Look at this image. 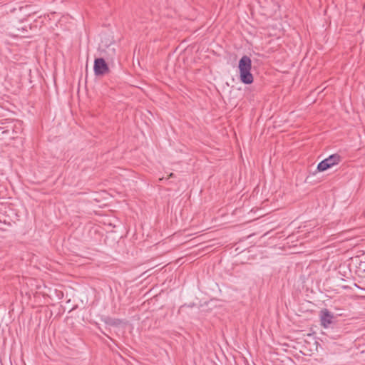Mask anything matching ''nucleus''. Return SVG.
Returning a JSON list of instances; mask_svg holds the SVG:
<instances>
[{"label":"nucleus","instance_id":"f03ea898","mask_svg":"<svg viewBox=\"0 0 365 365\" xmlns=\"http://www.w3.org/2000/svg\"><path fill=\"white\" fill-rule=\"evenodd\" d=\"M341 160V157L339 154L331 155L318 164L317 170L319 172L325 171L332 166L339 164Z\"/></svg>","mask_w":365,"mask_h":365},{"label":"nucleus","instance_id":"f257e3e1","mask_svg":"<svg viewBox=\"0 0 365 365\" xmlns=\"http://www.w3.org/2000/svg\"><path fill=\"white\" fill-rule=\"evenodd\" d=\"M240 79L245 84H251L254 77L251 73L252 61L246 55L243 56L239 61Z\"/></svg>","mask_w":365,"mask_h":365},{"label":"nucleus","instance_id":"39448f33","mask_svg":"<svg viewBox=\"0 0 365 365\" xmlns=\"http://www.w3.org/2000/svg\"><path fill=\"white\" fill-rule=\"evenodd\" d=\"M9 125H11L9 138H15L16 135L21 133L23 130L22 122L20 120H9Z\"/></svg>","mask_w":365,"mask_h":365},{"label":"nucleus","instance_id":"20e7f679","mask_svg":"<svg viewBox=\"0 0 365 365\" xmlns=\"http://www.w3.org/2000/svg\"><path fill=\"white\" fill-rule=\"evenodd\" d=\"M321 324L324 328L329 327L332 324L334 314L327 309H323L319 312Z\"/></svg>","mask_w":365,"mask_h":365},{"label":"nucleus","instance_id":"6e6552de","mask_svg":"<svg viewBox=\"0 0 365 365\" xmlns=\"http://www.w3.org/2000/svg\"><path fill=\"white\" fill-rule=\"evenodd\" d=\"M18 31H21L22 32H24V31H26V29L24 28V27H21V29H18Z\"/></svg>","mask_w":365,"mask_h":365},{"label":"nucleus","instance_id":"0eeeda50","mask_svg":"<svg viewBox=\"0 0 365 365\" xmlns=\"http://www.w3.org/2000/svg\"><path fill=\"white\" fill-rule=\"evenodd\" d=\"M354 263L356 265V273L359 276H362L365 274V260H361L359 258H356L354 259Z\"/></svg>","mask_w":365,"mask_h":365},{"label":"nucleus","instance_id":"423d86ee","mask_svg":"<svg viewBox=\"0 0 365 365\" xmlns=\"http://www.w3.org/2000/svg\"><path fill=\"white\" fill-rule=\"evenodd\" d=\"M11 128V125H9V120H0V138H9Z\"/></svg>","mask_w":365,"mask_h":365},{"label":"nucleus","instance_id":"7ed1b4c3","mask_svg":"<svg viewBox=\"0 0 365 365\" xmlns=\"http://www.w3.org/2000/svg\"><path fill=\"white\" fill-rule=\"evenodd\" d=\"M109 68L102 58H96L94 61L93 71L96 76L103 75L107 73Z\"/></svg>","mask_w":365,"mask_h":365}]
</instances>
